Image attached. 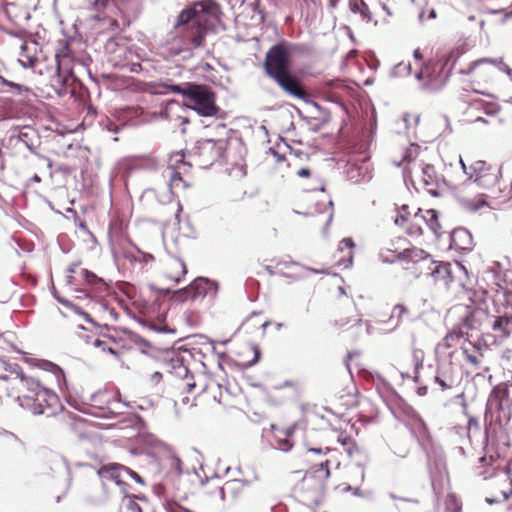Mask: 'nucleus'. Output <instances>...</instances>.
<instances>
[{
  "label": "nucleus",
  "mask_w": 512,
  "mask_h": 512,
  "mask_svg": "<svg viewBox=\"0 0 512 512\" xmlns=\"http://www.w3.org/2000/svg\"><path fill=\"white\" fill-rule=\"evenodd\" d=\"M4 369L9 375H0V391L16 400L19 405L35 415L53 414V407L58 402L52 391L56 386L61 391L66 386L63 370L56 364L41 360L38 367L43 371L37 376H27L18 364L3 361Z\"/></svg>",
  "instance_id": "1"
},
{
  "label": "nucleus",
  "mask_w": 512,
  "mask_h": 512,
  "mask_svg": "<svg viewBox=\"0 0 512 512\" xmlns=\"http://www.w3.org/2000/svg\"><path fill=\"white\" fill-rule=\"evenodd\" d=\"M498 74V61L480 58L469 61L464 46H458L442 55L438 61L429 62L421 69L420 79H430L433 88H441L451 75H457L463 89L484 94Z\"/></svg>",
  "instance_id": "2"
},
{
  "label": "nucleus",
  "mask_w": 512,
  "mask_h": 512,
  "mask_svg": "<svg viewBox=\"0 0 512 512\" xmlns=\"http://www.w3.org/2000/svg\"><path fill=\"white\" fill-rule=\"evenodd\" d=\"M171 366L174 371H168L166 377L167 393L175 406H194L195 399L200 394L205 398H213L219 404L222 403L221 397L218 398L216 395L217 392L221 394L218 384L210 382L205 384L204 388H198L194 375L183 363L177 361Z\"/></svg>",
  "instance_id": "3"
},
{
  "label": "nucleus",
  "mask_w": 512,
  "mask_h": 512,
  "mask_svg": "<svg viewBox=\"0 0 512 512\" xmlns=\"http://www.w3.org/2000/svg\"><path fill=\"white\" fill-rule=\"evenodd\" d=\"M460 164L467 175V182L476 184L483 192L475 200L464 199L463 205L476 211L486 205L485 196L499 198L502 193V167L484 160L474 161L466 166L461 159Z\"/></svg>",
  "instance_id": "4"
},
{
  "label": "nucleus",
  "mask_w": 512,
  "mask_h": 512,
  "mask_svg": "<svg viewBox=\"0 0 512 512\" xmlns=\"http://www.w3.org/2000/svg\"><path fill=\"white\" fill-rule=\"evenodd\" d=\"M143 10V0H94L93 19L107 23L111 31L129 27Z\"/></svg>",
  "instance_id": "5"
},
{
  "label": "nucleus",
  "mask_w": 512,
  "mask_h": 512,
  "mask_svg": "<svg viewBox=\"0 0 512 512\" xmlns=\"http://www.w3.org/2000/svg\"><path fill=\"white\" fill-rule=\"evenodd\" d=\"M399 259L406 260L415 277L430 276L435 284L448 286L454 280L451 264L448 262H437L423 249L416 247L405 248L399 252Z\"/></svg>",
  "instance_id": "6"
},
{
  "label": "nucleus",
  "mask_w": 512,
  "mask_h": 512,
  "mask_svg": "<svg viewBox=\"0 0 512 512\" xmlns=\"http://www.w3.org/2000/svg\"><path fill=\"white\" fill-rule=\"evenodd\" d=\"M159 86L182 95L188 100V106L201 116L212 117L218 113L215 93L206 85L186 82L182 85L161 83Z\"/></svg>",
  "instance_id": "7"
},
{
  "label": "nucleus",
  "mask_w": 512,
  "mask_h": 512,
  "mask_svg": "<svg viewBox=\"0 0 512 512\" xmlns=\"http://www.w3.org/2000/svg\"><path fill=\"white\" fill-rule=\"evenodd\" d=\"M163 175L168 178L169 190L175 196L179 194L186 196L195 186L192 165L185 161L182 151L170 155L169 164L164 169Z\"/></svg>",
  "instance_id": "8"
},
{
  "label": "nucleus",
  "mask_w": 512,
  "mask_h": 512,
  "mask_svg": "<svg viewBox=\"0 0 512 512\" xmlns=\"http://www.w3.org/2000/svg\"><path fill=\"white\" fill-rule=\"evenodd\" d=\"M210 19L208 17H198L191 25H186L175 32L174 41L179 42V52H190L204 47Z\"/></svg>",
  "instance_id": "9"
},
{
  "label": "nucleus",
  "mask_w": 512,
  "mask_h": 512,
  "mask_svg": "<svg viewBox=\"0 0 512 512\" xmlns=\"http://www.w3.org/2000/svg\"><path fill=\"white\" fill-rule=\"evenodd\" d=\"M340 461L335 455H331L325 461L314 465L311 471L307 472L301 483L298 484V489L302 492L321 493L325 488V482L330 476V468L338 469Z\"/></svg>",
  "instance_id": "10"
},
{
  "label": "nucleus",
  "mask_w": 512,
  "mask_h": 512,
  "mask_svg": "<svg viewBox=\"0 0 512 512\" xmlns=\"http://www.w3.org/2000/svg\"><path fill=\"white\" fill-rule=\"evenodd\" d=\"M293 46L282 41L273 45L266 53L264 68L272 79L290 71Z\"/></svg>",
  "instance_id": "11"
},
{
  "label": "nucleus",
  "mask_w": 512,
  "mask_h": 512,
  "mask_svg": "<svg viewBox=\"0 0 512 512\" xmlns=\"http://www.w3.org/2000/svg\"><path fill=\"white\" fill-rule=\"evenodd\" d=\"M512 400L510 399L509 388L506 383L497 384L490 392L485 409V420L489 415L492 417L497 413V420L509 421L512 416L511 411Z\"/></svg>",
  "instance_id": "12"
},
{
  "label": "nucleus",
  "mask_w": 512,
  "mask_h": 512,
  "mask_svg": "<svg viewBox=\"0 0 512 512\" xmlns=\"http://www.w3.org/2000/svg\"><path fill=\"white\" fill-rule=\"evenodd\" d=\"M219 290L216 281L204 277L194 279L188 286L174 292L173 299L176 302L195 301L199 298H214Z\"/></svg>",
  "instance_id": "13"
},
{
  "label": "nucleus",
  "mask_w": 512,
  "mask_h": 512,
  "mask_svg": "<svg viewBox=\"0 0 512 512\" xmlns=\"http://www.w3.org/2000/svg\"><path fill=\"white\" fill-rule=\"evenodd\" d=\"M221 15L220 7L211 0L195 3L192 8L180 12L175 24V32L186 25H191L198 17H208L211 20L219 21Z\"/></svg>",
  "instance_id": "14"
},
{
  "label": "nucleus",
  "mask_w": 512,
  "mask_h": 512,
  "mask_svg": "<svg viewBox=\"0 0 512 512\" xmlns=\"http://www.w3.org/2000/svg\"><path fill=\"white\" fill-rule=\"evenodd\" d=\"M443 346L447 349L460 347L466 361L474 367H479L483 357L480 348L468 342L464 332L460 328H453L443 339Z\"/></svg>",
  "instance_id": "15"
},
{
  "label": "nucleus",
  "mask_w": 512,
  "mask_h": 512,
  "mask_svg": "<svg viewBox=\"0 0 512 512\" xmlns=\"http://www.w3.org/2000/svg\"><path fill=\"white\" fill-rule=\"evenodd\" d=\"M97 474L103 482L114 481L123 493H126L128 488L126 479L131 478L139 483L142 482V478L135 471L118 463L102 465L98 469Z\"/></svg>",
  "instance_id": "16"
},
{
  "label": "nucleus",
  "mask_w": 512,
  "mask_h": 512,
  "mask_svg": "<svg viewBox=\"0 0 512 512\" xmlns=\"http://www.w3.org/2000/svg\"><path fill=\"white\" fill-rule=\"evenodd\" d=\"M477 470L484 480L490 481L499 477L501 472H510L507 460L499 453L489 450L479 459Z\"/></svg>",
  "instance_id": "17"
},
{
  "label": "nucleus",
  "mask_w": 512,
  "mask_h": 512,
  "mask_svg": "<svg viewBox=\"0 0 512 512\" xmlns=\"http://www.w3.org/2000/svg\"><path fill=\"white\" fill-rule=\"evenodd\" d=\"M227 148V141L223 139H207L198 146L199 165L207 168L223 158Z\"/></svg>",
  "instance_id": "18"
},
{
  "label": "nucleus",
  "mask_w": 512,
  "mask_h": 512,
  "mask_svg": "<svg viewBox=\"0 0 512 512\" xmlns=\"http://www.w3.org/2000/svg\"><path fill=\"white\" fill-rule=\"evenodd\" d=\"M512 494V477L510 472H501L499 477L491 480L487 485L486 501L489 504L500 503Z\"/></svg>",
  "instance_id": "19"
},
{
  "label": "nucleus",
  "mask_w": 512,
  "mask_h": 512,
  "mask_svg": "<svg viewBox=\"0 0 512 512\" xmlns=\"http://www.w3.org/2000/svg\"><path fill=\"white\" fill-rule=\"evenodd\" d=\"M499 111L500 106L497 102L475 98L469 102L468 107L464 111V115L466 116V121L470 123L479 121L487 123L482 114L494 116Z\"/></svg>",
  "instance_id": "20"
},
{
  "label": "nucleus",
  "mask_w": 512,
  "mask_h": 512,
  "mask_svg": "<svg viewBox=\"0 0 512 512\" xmlns=\"http://www.w3.org/2000/svg\"><path fill=\"white\" fill-rule=\"evenodd\" d=\"M161 273L167 281L178 284L187 274V266L181 258L168 256L162 262Z\"/></svg>",
  "instance_id": "21"
},
{
  "label": "nucleus",
  "mask_w": 512,
  "mask_h": 512,
  "mask_svg": "<svg viewBox=\"0 0 512 512\" xmlns=\"http://www.w3.org/2000/svg\"><path fill=\"white\" fill-rule=\"evenodd\" d=\"M78 277L81 278V285L85 286L82 291L87 295L92 294L91 297H98L108 289L102 278L85 268L79 269Z\"/></svg>",
  "instance_id": "22"
},
{
  "label": "nucleus",
  "mask_w": 512,
  "mask_h": 512,
  "mask_svg": "<svg viewBox=\"0 0 512 512\" xmlns=\"http://www.w3.org/2000/svg\"><path fill=\"white\" fill-rule=\"evenodd\" d=\"M334 325L340 331H348L361 325V315L354 303L349 304L345 309L339 310Z\"/></svg>",
  "instance_id": "23"
},
{
  "label": "nucleus",
  "mask_w": 512,
  "mask_h": 512,
  "mask_svg": "<svg viewBox=\"0 0 512 512\" xmlns=\"http://www.w3.org/2000/svg\"><path fill=\"white\" fill-rule=\"evenodd\" d=\"M313 190L316 191L317 188H314ZM303 200L306 205L305 214L311 216L326 212L329 206L332 205V202L324 195V188L322 185H320V188L316 193L306 195Z\"/></svg>",
  "instance_id": "24"
},
{
  "label": "nucleus",
  "mask_w": 512,
  "mask_h": 512,
  "mask_svg": "<svg viewBox=\"0 0 512 512\" xmlns=\"http://www.w3.org/2000/svg\"><path fill=\"white\" fill-rule=\"evenodd\" d=\"M274 80L288 94L301 100H307L309 98V93L290 71L274 78Z\"/></svg>",
  "instance_id": "25"
},
{
  "label": "nucleus",
  "mask_w": 512,
  "mask_h": 512,
  "mask_svg": "<svg viewBox=\"0 0 512 512\" xmlns=\"http://www.w3.org/2000/svg\"><path fill=\"white\" fill-rule=\"evenodd\" d=\"M355 244L351 238H345L340 241L337 251L333 255V266L338 268H348L353 263Z\"/></svg>",
  "instance_id": "26"
},
{
  "label": "nucleus",
  "mask_w": 512,
  "mask_h": 512,
  "mask_svg": "<svg viewBox=\"0 0 512 512\" xmlns=\"http://www.w3.org/2000/svg\"><path fill=\"white\" fill-rule=\"evenodd\" d=\"M494 343L502 344L512 334V315L495 316L491 323Z\"/></svg>",
  "instance_id": "27"
},
{
  "label": "nucleus",
  "mask_w": 512,
  "mask_h": 512,
  "mask_svg": "<svg viewBox=\"0 0 512 512\" xmlns=\"http://www.w3.org/2000/svg\"><path fill=\"white\" fill-rule=\"evenodd\" d=\"M7 19L14 25L21 26L30 19L29 10L20 2H8L3 8Z\"/></svg>",
  "instance_id": "28"
},
{
  "label": "nucleus",
  "mask_w": 512,
  "mask_h": 512,
  "mask_svg": "<svg viewBox=\"0 0 512 512\" xmlns=\"http://www.w3.org/2000/svg\"><path fill=\"white\" fill-rule=\"evenodd\" d=\"M107 346V351L119 357L124 351L129 350L130 346V335L127 337H116V336H108L106 339H96L94 341V346Z\"/></svg>",
  "instance_id": "29"
},
{
  "label": "nucleus",
  "mask_w": 512,
  "mask_h": 512,
  "mask_svg": "<svg viewBox=\"0 0 512 512\" xmlns=\"http://www.w3.org/2000/svg\"><path fill=\"white\" fill-rule=\"evenodd\" d=\"M395 222L398 225H404L406 223V232L410 236H420L425 232L423 217L419 210L411 217L400 215L396 218Z\"/></svg>",
  "instance_id": "30"
},
{
  "label": "nucleus",
  "mask_w": 512,
  "mask_h": 512,
  "mask_svg": "<svg viewBox=\"0 0 512 512\" xmlns=\"http://www.w3.org/2000/svg\"><path fill=\"white\" fill-rule=\"evenodd\" d=\"M23 447V442L9 431H0V454L14 455Z\"/></svg>",
  "instance_id": "31"
},
{
  "label": "nucleus",
  "mask_w": 512,
  "mask_h": 512,
  "mask_svg": "<svg viewBox=\"0 0 512 512\" xmlns=\"http://www.w3.org/2000/svg\"><path fill=\"white\" fill-rule=\"evenodd\" d=\"M36 42L24 41L20 46L19 62L24 68H34L37 62Z\"/></svg>",
  "instance_id": "32"
},
{
  "label": "nucleus",
  "mask_w": 512,
  "mask_h": 512,
  "mask_svg": "<svg viewBox=\"0 0 512 512\" xmlns=\"http://www.w3.org/2000/svg\"><path fill=\"white\" fill-rule=\"evenodd\" d=\"M423 217V224L426 230L432 232L436 236L441 235V225L438 219V212L434 209H419Z\"/></svg>",
  "instance_id": "33"
},
{
  "label": "nucleus",
  "mask_w": 512,
  "mask_h": 512,
  "mask_svg": "<svg viewBox=\"0 0 512 512\" xmlns=\"http://www.w3.org/2000/svg\"><path fill=\"white\" fill-rule=\"evenodd\" d=\"M321 409L317 405L305 404L302 406V420L306 426L314 428L318 420H323Z\"/></svg>",
  "instance_id": "34"
},
{
  "label": "nucleus",
  "mask_w": 512,
  "mask_h": 512,
  "mask_svg": "<svg viewBox=\"0 0 512 512\" xmlns=\"http://www.w3.org/2000/svg\"><path fill=\"white\" fill-rule=\"evenodd\" d=\"M248 485L239 479L228 481L223 488H219V493L225 494L226 492L234 497L243 495L246 493Z\"/></svg>",
  "instance_id": "35"
},
{
  "label": "nucleus",
  "mask_w": 512,
  "mask_h": 512,
  "mask_svg": "<svg viewBox=\"0 0 512 512\" xmlns=\"http://www.w3.org/2000/svg\"><path fill=\"white\" fill-rule=\"evenodd\" d=\"M350 10L353 13L360 14L361 18L365 22H370L373 19L372 13L369 10L367 4L363 0H350Z\"/></svg>",
  "instance_id": "36"
},
{
  "label": "nucleus",
  "mask_w": 512,
  "mask_h": 512,
  "mask_svg": "<svg viewBox=\"0 0 512 512\" xmlns=\"http://www.w3.org/2000/svg\"><path fill=\"white\" fill-rule=\"evenodd\" d=\"M453 245L461 250H466L469 247L465 245V243H460L459 239H465L467 244L471 243V237L468 232L464 229L454 230L451 236Z\"/></svg>",
  "instance_id": "37"
},
{
  "label": "nucleus",
  "mask_w": 512,
  "mask_h": 512,
  "mask_svg": "<svg viewBox=\"0 0 512 512\" xmlns=\"http://www.w3.org/2000/svg\"><path fill=\"white\" fill-rule=\"evenodd\" d=\"M338 442L345 448L349 456H352L358 451V447L351 436L340 433L338 436Z\"/></svg>",
  "instance_id": "38"
},
{
  "label": "nucleus",
  "mask_w": 512,
  "mask_h": 512,
  "mask_svg": "<svg viewBox=\"0 0 512 512\" xmlns=\"http://www.w3.org/2000/svg\"><path fill=\"white\" fill-rule=\"evenodd\" d=\"M412 358L414 361L415 373L418 374L419 370L423 367L425 353L420 348H414L412 351Z\"/></svg>",
  "instance_id": "39"
},
{
  "label": "nucleus",
  "mask_w": 512,
  "mask_h": 512,
  "mask_svg": "<svg viewBox=\"0 0 512 512\" xmlns=\"http://www.w3.org/2000/svg\"><path fill=\"white\" fill-rule=\"evenodd\" d=\"M122 502L130 512H142L141 507L134 501L133 498L128 496L127 492L124 493Z\"/></svg>",
  "instance_id": "40"
},
{
  "label": "nucleus",
  "mask_w": 512,
  "mask_h": 512,
  "mask_svg": "<svg viewBox=\"0 0 512 512\" xmlns=\"http://www.w3.org/2000/svg\"><path fill=\"white\" fill-rule=\"evenodd\" d=\"M480 431V424L478 422V420L473 417V416H469L468 417V422H467V435L468 437H470V434L472 432L474 433H477Z\"/></svg>",
  "instance_id": "41"
},
{
  "label": "nucleus",
  "mask_w": 512,
  "mask_h": 512,
  "mask_svg": "<svg viewBox=\"0 0 512 512\" xmlns=\"http://www.w3.org/2000/svg\"><path fill=\"white\" fill-rule=\"evenodd\" d=\"M246 349H247L250 353H252V354H253V358H252V359H250V360H248V361H246V362H244V363H242V366H243V367H248V366H252V365H254V364L258 361V359H259V357H260V352H259V350H258V348H257V347H255V346H249V347H247Z\"/></svg>",
  "instance_id": "42"
},
{
  "label": "nucleus",
  "mask_w": 512,
  "mask_h": 512,
  "mask_svg": "<svg viewBox=\"0 0 512 512\" xmlns=\"http://www.w3.org/2000/svg\"><path fill=\"white\" fill-rule=\"evenodd\" d=\"M78 266H74V267H70L68 269V275H67V282L71 285H77V284H81V278L80 279H77L74 274H77L79 273V270H78Z\"/></svg>",
  "instance_id": "43"
},
{
  "label": "nucleus",
  "mask_w": 512,
  "mask_h": 512,
  "mask_svg": "<svg viewBox=\"0 0 512 512\" xmlns=\"http://www.w3.org/2000/svg\"><path fill=\"white\" fill-rule=\"evenodd\" d=\"M293 446L292 441L286 437V438H279L277 440V448L282 451H289Z\"/></svg>",
  "instance_id": "44"
},
{
  "label": "nucleus",
  "mask_w": 512,
  "mask_h": 512,
  "mask_svg": "<svg viewBox=\"0 0 512 512\" xmlns=\"http://www.w3.org/2000/svg\"><path fill=\"white\" fill-rule=\"evenodd\" d=\"M478 313V310H473L472 312H470L464 319H463V324L469 328V329H475V324H474V317L476 316V314Z\"/></svg>",
  "instance_id": "45"
},
{
  "label": "nucleus",
  "mask_w": 512,
  "mask_h": 512,
  "mask_svg": "<svg viewBox=\"0 0 512 512\" xmlns=\"http://www.w3.org/2000/svg\"><path fill=\"white\" fill-rule=\"evenodd\" d=\"M436 382L441 386L442 390L451 389L454 386L452 379L444 380L439 376H436Z\"/></svg>",
  "instance_id": "46"
},
{
  "label": "nucleus",
  "mask_w": 512,
  "mask_h": 512,
  "mask_svg": "<svg viewBox=\"0 0 512 512\" xmlns=\"http://www.w3.org/2000/svg\"><path fill=\"white\" fill-rule=\"evenodd\" d=\"M436 17H437V14H436V11H435L434 8L429 9L427 17L425 16V11L424 10H422L419 13L420 21H424L425 19L432 20V19H436Z\"/></svg>",
  "instance_id": "47"
},
{
  "label": "nucleus",
  "mask_w": 512,
  "mask_h": 512,
  "mask_svg": "<svg viewBox=\"0 0 512 512\" xmlns=\"http://www.w3.org/2000/svg\"><path fill=\"white\" fill-rule=\"evenodd\" d=\"M295 174L301 178H309L312 176V171L307 167L295 169Z\"/></svg>",
  "instance_id": "48"
},
{
  "label": "nucleus",
  "mask_w": 512,
  "mask_h": 512,
  "mask_svg": "<svg viewBox=\"0 0 512 512\" xmlns=\"http://www.w3.org/2000/svg\"><path fill=\"white\" fill-rule=\"evenodd\" d=\"M170 461H171V465L173 467H175V469L180 473L182 471V467H181L182 466V461L178 457H176V456H172L170 458Z\"/></svg>",
  "instance_id": "49"
},
{
  "label": "nucleus",
  "mask_w": 512,
  "mask_h": 512,
  "mask_svg": "<svg viewBox=\"0 0 512 512\" xmlns=\"http://www.w3.org/2000/svg\"><path fill=\"white\" fill-rule=\"evenodd\" d=\"M394 312H398V318H402L408 312V309L403 304H398L394 307Z\"/></svg>",
  "instance_id": "50"
},
{
  "label": "nucleus",
  "mask_w": 512,
  "mask_h": 512,
  "mask_svg": "<svg viewBox=\"0 0 512 512\" xmlns=\"http://www.w3.org/2000/svg\"><path fill=\"white\" fill-rule=\"evenodd\" d=\"M163 378V375L161 372H154L150 376V380L154 384H158Z\"/></svg>",
  "instance_id": "51"
},
{
  "label": "nucleus",
  "mask_w": 512,
  "mask_h": 512,
  "mask_svg": "<svg viewBox=\"0 0 512 512\" xmlns=\"http://www.w3.org/2000/svg\"><path fill=\"white\" fill-rule=\"evenodd\" d=\"M0 81H1L4 85H6V86L13 87V88H17V89H20V88H21V85H19V84H17V83H14V82H11V81H9V80L5 79V78H4V77H2L1 75H0Z\"/></svg>",
  "instance_id": "52"
},
{
  "label": "nucleus",
  "mask_w": 512,
  "mask_h": 512,
  "mask_svg": "<svg viewBox=\"0 0 512 512\" xmlns=\"http://www.w3.org/2000/svg\"><path fill=\"white\" fill-rule=\"evenodd\" d=\"M55 60H56V72H57V75L60 77L61 76V60H60L59 54L55 55Z\"/></svg>",
  "instance_id": "53"
},
{
  "label": "nucleus",
  "mask_w": 512,
  "mask_h": 512,
  "mask_svg": "<svg viewBox=\"0 0 512 512\" xmlns=\"http://www.w3.org/2000/svg\"><path fill=\"white\" fill-rule=\"evenodd\" d=\"M417 392H418V395L424 396L427 393V387H419Z\"/></svg>",
  "instance_id": "54"
},
{
  "label": "nucleus",
  "mask_w": 512,
  "mask_h": 512,
  "mask_svg": "<svg viewBox=\"0 0 512 512\" xmlns=\"http://www.w3.org/2000/svg\"><path fill=\"white\" fill-rule=\"evenodd\" d=\"M308 452H312V453H322V449L308 448Z\"/></svg>",
  "instance_id": "55"
},
{
  "label": "nucleus",
  "mask_w": 512,
  "mask_h": 512,
  "mask_svg": "<svg viewBox=\"0 0 512 512\" xmlns=\"http://www.w3.org/2000/svg\"><path fill=\"white\" fill-rule=\"evenodd\" d=\"M272 152H273V154H274L275 156H277V157H278V161H282V160H284V158H283V157L278 156V154H277V152H276V151H273V150H272Z\"/></svg>",
  "instance_id": "56"
},
{
  "label": "nucleus",
  "mask_w": 512,
  "mask_h": 512,
  "mask_svg": "<svg viewBox=\"0 0 512 512\" xmlns=\"http://www.w3.org/2000/svg\"><path fill=\"white\" fill-rule=\"evenodd\" d=\"M98 348H101L103 351H107V346L105 345H101V346H97Z\"/></svg>",
  "instance_id": "57"
},
{
  "label": "nucleus",
  "mask_w": 512,
  "mask_h": 512,
  "mask_svg": "<svg viewBox=\"0 0 512 512\" xmlns=\"http://www.w3.org/2000/svg\"><path fill=\"white\" fill-rule=\"evenodd\" d=\"M512 17V11L505 14V18H511Z\"/></svg>",
  "instance_id": "58"
},
{
  "label": "nucleus",
  "mask_w": 512,
  "mask_h": 512,
  "mask_svg": "<svg viewBox=\"0 0 512 512\" xmlns=\"http://www.w3.org/2000/svg\"><path fill=\"white\" fill-rule=\"evenodd\" d=\"M34 181H36V182H40V178H39L37 175H35V176H34Z\"/></svg>",
  "instance_id": "59"
},
{
  "label": "nucleus",
  "mask_w": 512,
  "mask_h": 512,
  "mask_svg": "<svg viewBox=\"0 0 512 512\" xmlns=\"http://www.w3.org/2000/svg\"><path fill=\"white\" fill-rule=\"evenodd\" d=\"M414 55H415L416 58L420 57V54H419V52L417 50L414 52Z\"/></svg>",
  "instance_id": "60"
},
{
  "label": "nucleus",
  "mask_w": 512,
  "mask_h": 512,
  "mask_svg": "<svg viewBox=\"0 0 512 512\" xmlns=\"http://www.w3.org/2000/svg\"><path fill=\"white\" fill-rule=\"evenodd\" d=\"M223 363H225V364H229V363H230V360H229V359H223Z\"/></svg>",
  "instance_id": "61"
},
{
  "label": "nucleus",
  "mask_w": 512,
  "mask_h": 512,
  "mask_svg": "<svg viewBox=\"0 0 512 512\" xmlns=\"http://www.w3.org/2000/svg\"><path fill=\"white\" fill-rule=\"evenodd\" d=\"M459 242H460V243H461V242L465 243V245H466V246L468 245V244L466 243V240H465V239H459Z\"/></svg>",
  "instance_id": "62"
},
{
  "label": "nucleus",
  "mask_w": 512,
  "mask_h": 512,
  "mask_svg": "<svg viewBox=\"0 0 512 512\" xmlns=\"http://www.w3.org/2000/svg\"><path fill=\"white\" fill-rule=\"evenodd\" d=\"M268 325V322H265L262 324L263 327H266Z\"/></svg>",
  "instance_id": "63"
},
{
  "label": "nucleus",
  "mask_w": 512,
  "mask_h": 512,
  "mask_svg": "<svg viewBox=\"0 0 512 512\" xmlns=\"http://www.w3.org/2000/svg\"><path fill=\"white\" fill-rule=\"evenodd\" d=\"M326 452H327V453H330V452H331V450H330L329 448H326Z\"/></svg>",
  "instance_id": "64"
}]
</instances>
